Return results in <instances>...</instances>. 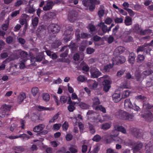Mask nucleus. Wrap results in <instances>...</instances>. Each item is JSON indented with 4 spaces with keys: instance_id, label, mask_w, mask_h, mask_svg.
<instances>
[{
    "instance_id": "obj_12",
    "label": "nucleus",
    "mask_w": 153,
    "mask_h": 153,
    "mask_svg": "<svg viewBox=\"0 0 153 153\" xmlns=\"http://www.w3.org/2000/svg\"><path fill=\"white\" fill-rule=\"evenodd\" d=\"M132 134L137 138H140L143 136V132L141 129L135 128L133 129Z\"/></svg>"
},
{
    "instance_id": "obj_41",
    "label": "nucleus",
    "mask_w": 153,
    "mask_h": 153,
    "mask_svg": "<svg viewBox=\"0 0 153 153\" xmlns=\"http://www.w3.org/2000/svg\"><path fill=\"white\" fill-rule=\"evenodd\" d=\"M143 145L141 143H139L134 147L133 149L136 151H139L142 148Z\"/></svg>"
},
{
    "instance_id": "obj_55",
    "label": "nucleus",
    "mask_w": 153,
    "mask_h": 153,
    "mask_svg": "<svg viewBox=\"0 0 153 153\" xmlns=\"http://www.w3.org/2000/svg\"><path fill=\"white\" fill-rule=\"evenodd\" d=\"M88 26L90 30V32H92L96 30V27L94 25L90 24Z\"/></svg>"
},
{
    "instance_id": "obj_28",
    "label": "nucleus",
    "mask_w": 153,
    "mask_h": 153,
    "mask_svg": "<svg viewBox=\"0 0 153 153\" xmlns=\"http://www.w3.org/2000/svg\"><path fill=\"white\" fill-rule=\"evenodd\" d=\"M94 109L96 111H100L103 113H106L105 108L101 105L96 106L95 108H94Z\"/></svg>"
},
{
    "instance_id": "obj_14",
    "label": "nucleus",
    "mask_w": 153,
    "mask_h": 153,
    "mask_svg": "<svg viewBox=\"0 0 153 153\" xmlns=\"http://www.w3.org/2000/svg\"><path fill=\"white\" fill-rule=\"evenodd\" d=\"M30 16L25 13L22 14V17L19 20L20 23L22 25H23L25 23H27V21H28L30 19Z\"/></svg>"
},
{
    "instance_id": "obj_6",
    "label": "nucleus",
    "mask_w": 153,
    "mask_h": 153,
    "mask_svg": "<svg viewBox=\"0 0 153 153\" xmlns=\"http://www.w3.org/2000/svg\"><path fill=\"white\" fill-rule=\"evenodd\" d=\"M78 13L76 11L71 10L68 13V19L71 22H73L78 18Z\"/></svg>"
},
{
    "instance_id": "obj_29",
    "label": "nucleus",
    "mask_w": 153,
    "mask_h": 153,
    "mask_svg": "<svg viewBox=\"0 0 153 153\" xmlns=\"http://www.w3.org/2000/svg\"><path fill=\"white\" fill-rule=\"evenodd\" d=\"M11 106L9 105L4 104L2 105L1 107V109L3 110L6 112L7 111H10V110Z\"/></svg>"
},
{
    "instance_id": "obj_38",
    "label": "nucleus",
    "mask_w": 153,
    "mask_h": 153,
    "mask_svg": "<svg viewBox=\"0 0 153 153\" xmlns=\"http://www.w3.org/2000/svg\"><path fill=\"white\" fill-rule=\"evenodd\" d=\"M91 84L90 85L91 89H95L98 86V83L96 81L91 80L90 81Z\"/></svg>"
},
{
    "instance_id": "obj_30",
    "label": "nucleus",
    "mask_w": 153,
    "mask_h": 153,
    "mask_svg": "<svg viewBox=\"0 0 153 153\" xmlns=\"http://www.w3.org/2000/svg\"><path fill=\"white\" fill-rule=\"evenodd\" d=\"M62 43L60 40H56L54 43L52 44V47L54 48H56L61 45Z\"/></svg>"
},
{
    "instance_id": "obj_61",
    "label": "nucleus",
    "mask_w": 153,
    "mask_h": 153,
    "mask_svg": "<svg viewBox=\"0 0 153 153\" xmlns=\"http://www.w3.org/2000/svg\"><path fill=\"white\" fill-rule=\"evenodd\" d=\"M114 22L117 23H121L123 22V19L122 18L117 17L114 19Z\"/></svg>"
},
{
    "instance_id": "obj_26",
    "label": "nucleus",
    "mask_w": 153,
    "mask_h": 153,
    "mask_svg": "<svg viewBox=\"0 0 153 153\" xmlns=\"http://www.w3.org/2000/svg\"><path fill=\"white\" fill-rule=\"evenodd\" d=\"M31 93L33 96H36V95L38 94L39 93L38 88L36 87H33L32 88Z\"/></svg>"
},
{
    "instance_id": "obj_53",
    "label": "nucleus",
    "mask_w": 153,
    "mask_h": 153,
    "mask_svg": "<svg viewBox=\"0 0 153 153\" xmlns=\"http://www.w3.org/2000/svg\"><path fill=\"white\" fill-rule=\"evenodd\" d=\"M133 40V38L130 36H126L125 39V42H132Z\"/></svg>"
},
{
    "instance_id": "obj_7",
    "label": "nucleus",
    "mask_w": 153,
    "mask_h": 153,
    "mask_svg": "<svg viewBox=\"0 0 153 153\" xmlns=\"http://www.w3.org/2000/svg\"><path fill=\"white\" fill-rule=\"evenodd\" d=\"M16 54L17 55V59L21 57L20 60H23L25 61L27 60L28 54L27 52L21 50H19L17 51Z\"/></svg>"
},
{
    "instance_id": "obj_3",
    "label": "nucleus",
    "mask_w": 153,
    "mask_h": 153,
    "mask_svg": "<svg viewBox=\"0 0 153 153\" xmlns=\"http://www.w3.org/2000/svg\"><path fill=\"white\" fill-rule=\"evenodd\" d=\"M60 26L56 24H51L48 27V30L49 32L53 34L58 33L60 29Z\"/></svg>"
},
{
    "instance_id": "obj_20",
    "label": "nucleus",
    "mask_w": 153,
    "mask_h": 153,
    "mask_svg": "<svg viewBox=\"0 0 153 153\" xmlns=\"http://www.w3.org/2000/svg\"><path fill=\"white\" fill-rule=\"evenodd\" d=\"M54 5V3L53 1H50L48 2L46 6L43 7V10L45 11L50 10L52 8Z\"/></svg>"
},
{
    "instance_id": "obj_40",
    "label": "nucleus",
    "mask_w": 153,
    "mask_h": 153,
    "mask_svg": "<svg viewBox=\"0 0 153 153\" xmlns=\"http://www.w3.org/2000/svg\"><path fill=\"white\" fill-rule=\"evenodd\" d=\"M80 107L83 109H89L90 106L85 103L81 102L79 104Z\"/></svg>"
},
{
    "instance_id": "obj_1",
    "label": "nucleus",
    "mask_w": 153,
    "mask_h": 153,
    "mask_svg": "<svg viewBox=\"0 0 153 153\" xmlns=\"http://www.w3.org/2000/svg\"><path fill=\"white\" fill-rule=\"evenodd\" d=\"M116 117L118 118L123 120H132L134 119V116L123 110H120L116 113Z\"/></svg>"
},
{
    "instance_id": "obj_23",
    "label": "nucleus",
    "mask_w": 153,
    "mask_h": 153,
    "mask_svg": "<svg viewBox=\"0 0 153 153\" xmlns=\"http://www.w3.org/2000/svg\"><path fill=\"white\" fill-rule=\"evenodd\" d=\"M124 23L125 25L127 26H128L132 24V19L131 17L129 16H126L125 17V19Z\"/></svg>"
},
{
    "instance_id": "obj_54",
    "label": "nucleus",
    "mask_w": 153,
    "mask_h": 153,
    "mask_svg": "<svg viewBox=\"0 0 153 153\" xmlns=\"http://www.w3.org/2000/svg\"><path fill=\"white\" fill-rule=\"evenodd\" d=\"M13 41V38L11 36H9L6 38V42L8 44H10L12 43Z\"/></svg>"
},
{
    "instance_id": "obj_33",
    "label": "nucleus",
    "mask_w": 153,
    "mask_h": 153,
    "mask_svg": "<svg viewBox=\"0 0 153 153\" xmlns=\"http://www.w3.org/2000/svg\"><path fill=\"white\" fill-rule=\"evenodd\" d=\"M111 125L109 123L103 124L101 127V128L104 130H107L110 128Z\"/></svg>"
},
{
    "instance_id": "obj_52",
    "label": "nucleus",
    "mask_w": 153,
    "mask_h": 153,
    "mask_svg": "<svg viewBox=\"0 0 153 153\" xmlns=\"http://www.w3.org/2000/svg\"><path fill=\"white\" fill-rule=\"evenodd\" d=\"M124 9L126 10L128 12L131 16H133L135 15V13L134 11L131 9L129 8H124Z\"/></svg>"
},
{
    "instance_id": "obj_59",
    "label": "nucleus",
    "mask_w": 153,
    "mask_h": 153,
    "mask_svg": "<svg viewBox=\"0 0 153 153\" xmlns=\"http://www.w3.org/2000/svg\"><path fill=\"white\" fill-rule=\"evenodd\" d=\"M135 98L138 100L141 101L144 100L145 97L144 96H142L141 95H140L135 97Z\"/></svg>"
},
{
    "instance_id": "obj_36",
    "label": "nucleus",
    "mask_w": 153,
    "mask_h": 153,
    "mask_svg": "<svg viewBox=\"0 0 153 153\" xmlns=\"http://www.w3.org/2000/svg\"><path fill=\"white\" fill-rule=\"evenodd\" d=\"M144 59L145 57L143 55H138L136 59V62L137 63H140L142 62Z\"/></svg>"
},
{
    "instance_id": "obj_43",
    "label": "nucleus",
    "mask_w": 153,
    "mask_h": 153,
    "mask_svg": "<svg viewBox=\"0 0 153 153\" xmlns=\"http://www.w3.org/2000/svg\"><path fill=\"white\" fill-rule=\"evenodd\" d=\"M77 80L79 82H84L86 80V78L84 76L80 75L77 78Z\"/></svg>"
},
{
    "instance_id": "obj_49",
    "label": "nucleus",
    "mask_w": 153,
    "mask_h": 153,
    "mask_svg": "<svg viewBox=\"0 0 153 153\" xmlns=\"http://www.w3.org/2000/svg\"><path fill=\"white\" fill-rule=\"evenodd\" d=\"M67 97L64 96H61L60 98V101L62 104L65 103L67 101Z\"/></svg>"
},
{
    "instance_id": "obj_35",
    "label": "nucleus",
    "mask_w": 153,
    "mask_h": 153,
    "mask_svg": "<svg viewBox=\"0 0 153 153\" xmlns=\"http://www.w3.org/2000/svg\"><path fill=\"white\" fill-rule=\"evenodd\" d=\"M26 98V95L25 93L22 92L19 96L18 100L20 102H22Z\"/></svg>"
},
{
    "instance_id": "obj_21",
    "label": "nucleus",
    "mask_w": 153,
    "mask_h": 153,
    "mask_svg": "<svg viewBox=\"0 0 153 153\" xmlns=\"http://www.w3.org/2000/svg\"><path fill=\"white\" fill-rule=\"evenodd\" d=\"M45 127V126L44 124H40L35 127L33 128V131L35 132H38L42 130Z\"/></svg>"
},
{
    "instance_id": "obj_2",
    "label": "nucleus",
    "mask_w": 153,
    "mask_h": 153,
    "mask_svg": "<svg viewBox=\"0 0 153 153\" xmlns=\"http://www.w3.org/2000/svg\"><path fill=\"white\" fill-rule=\"evenodd\" d=\"M124 105L125 108H128L130 109H132L137 111L140 110V108L136 104L134 103L133 105L132 104L129 99H126L125 100Z\"/></svg>"
},
{
    "instance_id": "obj_25",
    "label": "nucleus",
    "mask_w": 153,
    "mask_h": 153,
    "mask_svg": "<svg viewBox=\"0 0 153 153\" xmlns=\"http://www.w3.org/2000/svg\"><path fill=\"white\" fill-rule=\"evenodd\" d=\"M148 46V44H144V45H142L141 46H138L137 49V52L138 53L139 52L143 51L145 49H146V47H147Z\"/></svg>"
},
{
    "instance_id": "obj_22",
    "label": "nucleus",
    "mask_w": 153,
    "mask_h": 153,
    "mask_svg": "<svg viewBox=\"0 0 153 153\" xmlns=\"http://www.w3.org/2000/svg\"><path fill=\"white\" fill-rule=\"evenodd\" d=\"M115 130H117L118 132L120 131L123 134H126V131L125 128L122 126H120L118 125H116L114 127Z\"/></svg>"
},
{
    "instance_id": "obj_56",
    "label": "nucleus",
    "mask_w": 153,
    "mask_h": 153,
    "mask_svg": "<svg viewBox=\"0 0 153 153\" xmlns=\"http://www.w3.org/2000/svg\"><path fill=\"white\" fill-rule=\"evenodd\" d=\"M69 47L73 50H75L76 48V46L75 44L72 41L71 42Z\"/></svg>"
},
{
    "instance_id": "obj_60",
    "label": "nucleus",
    "mask_w": 153,
    "mask_h": 153,
    "mask_svg": "<svg viewBox=\"0 0 153 153\" xmlns=\"http://www.w3.org/2000/svg\"><path fill=\"white\" fill-rule=\"evenodd\" d=\"M112 21V20L111 18L107 17L105 20V23L107 25H110Z\"/></svg>"
},
{
    "instance_id": "obj_5",
    "label": "nucleus",
    "mask_w": 153,
    "mask_h": 153,
    "mask_svg": "<svg viewBox=\"0 0 153 153\" xmlns=\"http://www.w3.org/2000/svg\"><path fill=\"white\" fill-rule=\"evenodd\" d=\"M91 77L92 78H97L102 75V73L98 69L95 67L91 68L90 70Z\"/></svg>"
},
{
    "instance_id": "obj_16",
    "label": "nucleus",
    "mask_w": 153,
    "mask_h": 153,
    "mask_svg": "<svg viewBox=\"0 0 153 153\" xmlns=\"http://www.w3.org/2000/svg\"><path fill=\"white\" fill-rule=\"evenodd\" d=\"M113 100L114 102H118L121 100L120 94V93H115L112 95Z\"/></svg>"
},
{
    "instance_id": "obj_19",
    "label": "nucleus",
    "mask_w": 153,
    "mask_h": 153,
    "mask_svg": "<svg viewBox=\"0 0 153 153\" xmlns=\"http://www.w3.org/2000/svg\"><path fill=\"white\" fill-rule=\"evenodd\" d=\"M136 57V54L133 52H131L129 54L128 61L132 65L135 62V59Z\"/></svg>"
},
{
    "instance_id": "obj_34",
    "label": "nucleus",
    "mask_w": 153,
    "mask_h": 153,
    "mask_svg": "<svg viewBox=\"0 0 153 153\" xmlns=\"http://www.w3.org/2000/svg\"><path fill=\"white\" fill-rule=\"evenodd\" d=\"M130 91L128 90L123 91L122 93V99H125L128 97L130 94Z\"/></svg>"
},
{
    "instance_id": "obj_27",
    "label": "nucleus",
    "mask_w": 153,
    "mask_h": 153,
    "mask_svg": "<svg viewBox=\"0 0 153 153\" xmlns=\"http://www.w3.org/2000/svg\"><path fill=\"white\" fill-rule=\"evenodd\" d=\"M152 73V71L151 70L148 69L143 71L142 74V76L143 78H145L146 76H149Z\"/></svg>"
},
{
    "instance_id": "obj_31",
    "label": "nucleus",
    "mask_w": 153,
    "mask_h": 153,
    "mask_svg": "<svg viewBox=\"0 0 153 153\" xmlns=\"http://www.w3.org/2000/svg\"><path fill=\"white\" fill-rule=\"evenodd\" d=\"M137 30V32L138 33H140V35L142 36H144L146 34V30H143L140 28V27L138 26L135 28V30Z\"/></svg>"
},
{
    "instance_id": "obj_44",
    "label": "nucleus",
    "mask_w": 153,
    "mask_h": 153,
    "mask_svg": "<svg viewBox=\"0 0 153 153\" xmlns=\"http://www.w3.org/2000/svg\"><path fill=\"white\" fill-rule=\"evenodd\" d=\"M38 23V18L37 17H35L32 20V24L34 27L36 26Z\"/></svg>"
},
{
    "instance_id": "obj_46",
    "label": "nucleus",
    "mask_w": 153,
    "mask_h": 153,
    "mask_svg": "<svg viewBox=\"0 0 153 153\" xmlns=\"http://www.w3.org/2000/svg\"><path fill=\"white\" fill-rule=\"evenodd\" d=\"M89 128L90 132L92 134H94L96 131L94 126L93 125L90 124L89 125Z\"/></svg>"
},
{
    "instance_id": "obj_9",
    "label": "nucleus",
    "mask_w": 153,
    "mask_h": 153,
    "mask_svg": "<svg viewBox=\"0 0 153 153\" xmlns=\"http://www.w3.org/2000/svg\"><path fill=\"white\" fill-rule=\"evenodd\" d=\"M67 104H69L67 108L68 111L69 112H72L76 109V107L75 106L76 105V102L71 101L70 97H68Z\"/></svg>"
},
{
    "instance_id": "obj_11",
    "label": "nucleus",
    "mask_w": 153,
    "mask_h": 153,
    "mask_svg": "<svg viewBox=\"0 0 153 153\" xmlns=\"http://www.w3.org/2000/svg\"><path fill=\"white\" fill-rule=\"evenodd\" d=\"M98 26L101 27L103 32L101 33L99 32L98 34L99 35L102 36L108 32V27L107 25H105L104 22H101L98 25Z\"/></svg>"
},
{
    "instance_id": "obj_51",
    "label": "nucleus",
    "mask_w": 153,
    "mask_h": 153,
    "mask_svg": "<svg viewBox=\"0 0 153 153\" xmlns=\"http://www.w3.org/2000/svg\"><path fill=\"white\" fill-rule=\"evenodd\" d=\"M105 10L102 9L98 12V15L100 18H101L104 14Z\"/></svg>"
},
{
    "instance_id": "obj_18",
    "label": "nucleus",
    "mask_w": 153,
    "mask_h": 153,
    "mask_svg": "<svg viewBox=\"0 0 153 153\" xmlns=\"http://www.w3.org/2000/svg\"><path fill=\"white\" fill-rule=\"evenodd\" d=\"M92 100V106L93 109H94V108H95L96 106L99 105L100 104V100L97 97H95L93 98Z\"/></svg>"
},
{
    "instance_id": "obj_37",
    "label": "nucleus",
    "mask_w": 153,
    "mask_h": 153,
    "mask_svg": "<svg viewBox=\"0 0 153 153\" xmlns=\"http://www.w3.org/2000/svg\"><path fill=\"white\" fill-rule=\"evenodd\" d=\"M13 149L15 152L18 151L21 152H23L25 150V148L22 146H16L14 147Z\"/></svg>"
},
{
    "instance_id": "obj_48",
    "label": "nucleus",
    "mask_w": 153,
    "mask_h": 153,
    "mask_svg": "<svg viewBox=\"0 0 153 153\" xmlns=\"http://www.w3.org/2000/svg\"><path fill=\"white\" fill-rule=\"evenodd\" d=\"M125 72V70H121L117 72L116 75L118 77L120 78L123 74Z\"/></svg>"
},
{
    "instance_id": "obj_45",
    "label": "nucleus",
    "mask_w": 153,
    "mask_h": 153,
    "mask_svg": "<svg viewBox=\"0 0 153 153\" xmlns=\"http://www.w3.org/2000/svg\"><path fill=\"white\" fill-rule=\"evenodd\" d=\"M101 139V137L98 134H96L94 136L92 140L96 142H99Z\"/></svg>"
},
{
    "instance_id": "obj_64",
    "label": "nucleus",
    "mask_w": 153,
    "mask_h": 153,
    "mask_svg": "<svg viewBox=\"0 0 153 153\" xmlns=\"http://www.w3.org/2000/svg\"><path fill=\"white\" fill-rule=\"evenodd\" d=\"M95 51L94 49L91 48H87V53L88 54H91L93 53Z\"/></svg>"
},
{
    "instance_id": "obj_8",
    "label": "nucleus",
    "mask_w": 153,
    "mask_h": 153,
    "mask_svg": "<svg viewBox=\"0 0 153 153\" xmlns=\"http://www.w3.org/2000/svg\"><path fill=\"white\" fill-rule=\"evenodd\" d=\"M141 116L144 118L146 121L148 122H151L153 120V114L149 111H147L141 114Z\"/></svg>"
},
{
    "instance_id": "obj_17",
    "label": "nucleus",
    "mask_w": 153,
    "mask_h": 153,
    "mask_svg": "<svg viewBox=\"0 0 153 153\" xmlns=\"http://www.w3.org/2000/svg\"><path fill=\"white\" fill-rule=\"evenodd\" d=\"M60 51H65L64 52L60 55V56L61 57L65 58L67 56L69 49L67 48V46H66L63 47L61 49Z\"/></svg>"
},
{
    "instance_id": "obj_58",
    "label": "nucleus",
    "mask_w": 153,
    "mask_h": 153,
    "mask_svg": "<svg viewBox=\"0 0 153 153\" xmlns=\"http://www.w3.org/2000/svg\"><path fill=\"white\" fill-rule=\"evenodd\" d=\"M61 126V124L56 123L53 125V129L54 130H58L60 129Z\"/></svg>"
},
{
    "instance_id": "obj_10",
    "label": "nucleus",
    "mask_w": 153,
    "mask_h": 153,
    "mask_svg": "<svg viewBox=\"0 0 153 153\" xmlns=\"http://www.w3.org/2000/svg\"><path fill=\"white\" fill-rule=\"evenodd\" d=\"M56 16V13L54 12H50L44 15L43 19L45 21L51 20L55 19Z\"/></svg>"
},
{
    "instance_id": "obj_47",
    "label": "nucleus",
    "mask_w": 153,
    "mask_h": 153,
    "mask_svg": "<svg viewBox=\"0 0 153 153\" xmlns=\"http://www.w3.org/2000/svg\"><path fill=\"white\" fill-rule=\"evenodd\" d=\"M9 26V23L8 22L7 23L3 24L1 26V28L2 30L4 31H6L7 30Z\"/></svg>"
},
{
    "instance_id": "obj_42",
    "label": "nucleus",
    "mask_w": 153,
    "mask_h": 153,
    "mask_svg": "<svg viewBox=\"0 0 153 153\" xmlns=\"http://www.w3.org/2000/svg\"><path fill=\"white\" fill-rule=\"evenodd\" d=\"M124 50V48L121 46L117 47L115 49V51L119 53H122Z\"/></svg>"
},
{
    "instance_id": "obj_39",
    "label": "nucleus",
    "mask_w": 153,
    "mask_h": 153,
    "mask_svg": "<svg viewBox=\"0 0 153 153\" xmlns=\"http://www.w3.org/2000/svg\"><path fill=\"white\" fill-rule=\"evenodd\" d=\"M42 98L45 102H48L49 100L50 99V95L48 93H44L42 94Z\"/></svg>"
},
{
    "instance_id": "obj_24",
    "label": "nucleus",
    "mask_w": 153,
    "mask_h": 153,
    "mask_svg": "<svg viewBox=\"0 0 153 153\" xmlns=\"http://www.w3.org/2000/svg\"><path fill=\"white\" fill-rule=\"evenodd\" d=\"M113 67V65L109 64V65H107L104 66V68L103 69V71L104 72H109L112 69Z\"/></svg>"
},
{
    "instance_id": "obj_32",
    "label": "nucleus",
    "mask_w": 153,
    "mask_h": 153,
    "mask_svg": "<svg viewBox=\"0 0 153 153\" xmlns=\"http://www.w3.org/2000/svg\"><path fill=\"white\" fill-rule=\"evenodd\" d=\"M122 88H130L129 82L127 80H125L121 85Z\"/></svg>"
},
{
    "instance_id": "obj_62",
    "label": "nucleus",
    "mask_w": 153,
    "mask_h": 153,
    "mask_svg": "<svg viewBox=\"0 0 153 153\" xmlns=\"http://www.w3.org/2000/svg\"><path fill=\"white\" fill-rule=\"evenodd\" d=\"M21 63L20 64L19 67L23 69L25 67V62L27 60H20Z\"/></svg>"
},
{
    "instance_id": "obj_50",
    "label": "nucleus",
    "mask_w": 153,
    "mask_h": 153,
    "mask_svg": "<svg viewBox=\"0 0 153 153\" xmlns=\"http://www.w3.org/2000/svg\"><path fill=\"white\" fill-rule=\"evenodd\" d=\"M65 36L63 38V40L66 42L70 41L72 38V35Z\"/></svg>"
},
{
    "instance_id": "obj_13",
    "label": "nucleus",
    "mask_w": 153,
    "mask_h": 153,
    "mask_svg": "<svg viewBox=\"0 0 153 153\" xmlns=\"http://www.w3.org/2000/svg\"><path fill=\"white\" fill-rule=\"evenodd\" d=\"M103 85V90L106 92H107L110 88L111 82L108 79L104 80L102 82Z\"/></svg>"
},
{
    "instance_id": "obj_15",
    "label": "nucleus",
    "mask_w": 153,
    "mask_h": 153,
    "mask_svg": "<svg viewBox=\"0 0 153 153\" xmlns=\"http://www.w3.org/2000/svg\"><path fill=\"white\" fill-rule=\"evenodd\" d=\"M119 133L117 130H113L110 136V137L114 141H116L117 140L119 141L121 140V139L118 137L117 136L119 135Z\"/></svg>"
},
{
    "instance_id": "obj_57",
    "label": "nucleus",
    "mask_w": 153,
    "mask_h": 153,
    "mask_svg": "<svg viewBox=\"0 0 153 153\" xmlns=\"http://www.w3.org/2000/svg\"><path fill=\"white\" fill-rule=\"evenodd\" d=\"M68 123L67 122L65 121L62 125L63 130L65 131H66L68 129Z\"/></svg>"
},
{
    "instance_id": "obj_63",
    "label": "nucleus",
    "mask_w": 153,
    "mask_h": 153,
    "mask_svg": "<svg viewBox=\"0 0 153 153\" xmlns=\"http://www.w3.org/2000/svg\"><path fill=\"white\" fill-rule=\"evenodd\" d=\"M81 38L82 39H87L88 38V33L83 32L80 34Z\"/></svg>"
},
{
    "instance_id": "obj_4",
    "label": "nucleus",
    "mask_w": 153,
    "mask_h": 153,
    "mask_svg": "<svg viewBox=\"0 0 153 153\" xmlns=\"http://www.w3.org/2000/svg\"><path fill=\"white\" fill-rule=\"evenodd\" d=\"M126 60L125 57L123 56H118L113 58L114 65H119L124 63Z\"/></svg>"
}]
</instances>
